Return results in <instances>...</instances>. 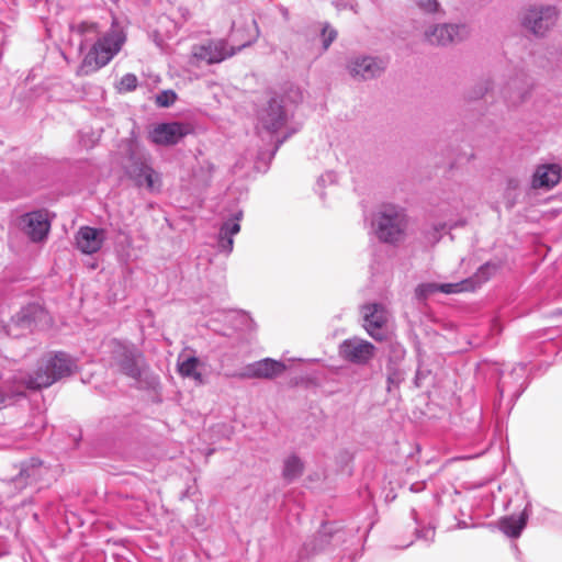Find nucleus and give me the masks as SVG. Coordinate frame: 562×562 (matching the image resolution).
<instances>
[{"label": "nucleus", "mask_w": 562, "mask_h": 562, "mask_svg": "<svg viewBox=\"0 0 562 562\" xmlns=\"http://www.w3.org/2000/svg\"><path fill=\"white\" fill-rule=\"evenodd\" d=\"M252 24L256 26V36H258L259 31H258V26L256 24V21H252Z\"/></svg>", "instance_id": "c9c22d12"}, {"label": "nucleus", "mask_w": 562, "mask_h": 562, "mask_svg": "<svg viewBox=\"0 0 562 562\" xmlns=\"http://www.w3.org/2000/svg\"><path fill=\"white\" fill-rule=\"evenodd\" d=\"M251 40L244 42L237 47L228 46L224 40L210 41L206 44L194 45L192 47V58L196 61H205L206 64L221 63L224 59L235 55L241 48L251 44Z\"/></svg>", "instance_id": "423d86ee"}, {"label": "nucleus", "mask_w": 562, "mask_h": 562, "mask_svg": "<svg viewBox=\"0 0 562 562\" xmlns=\"http://www.w3.org/2000/svg\"><path fill=\"white\" fill-rule=\"evenodd\" d=\"M286 366L284 362L272 359L263 358L258 361L246 364L239 371L225 372L226 378L231 379H265L272 380L284 373Z\"/></svg>", "instance_id": "39448f33"}, {"label": "nucleus", "mask_w": 562, "mask_h": 562, "mask_svg": "<svg viewBox=\"0 0 562 562\" xmlns=\"http://www.w3.org/2000/svg\"><path fill=\"white\" fill-rule=\"evenodd\" d=\"M558 13L552 7H530L522 18V25L536 35H543L557 22Z\"/></svg>", "instance_id": "1a4fd4ad"}, {"label": "nucleus", "mask_w": 562, "mask_h": 562, "mask_svg": "<svg viewBox=\"0 0 562 562\" xmlns=\"http://www.w3.org/2000/svg\"><path fill=\"white\" fill-rule=\"evenodd\" d=\"M284 139H281V140H278V144L274 148V150L272 151V156L276 154V151L279 149V146L283 143Z\"/></svg>", "instance_id": "72a5a7b5"}, {"label": "nucleus", "mask_w": 562, "mask_h": 562, "mask_svg": "<svg viewBox=\"0 0 562 562\" xmlns=\"http://www.w3.org/2000/svg\"><path fill=\"white\" fill-rule=\"evenodd\" d=\"M337 37L336 30L331 29L330 26L326 25L322 30V40H323V47L324 49H327L333 41H335Z\"/></svg>", "instance_id": "c85d7f7f"}, {"label": "nucleus", "mask_w": 562, "mask_h": 562, "mask_svg": "<svg viewBox=\"0 0 562 562\" xmlns=\"http://www.w3.org/2000/svg\"><path fill=\"white\" fill-rule=\"evenodd\" d=\"M304 470L303 461L295 454L289 456L283 462L282 475L288 482H292L302 475Z\"/></svg>", "instance_id": "5701e85b"}, {"label": "nucleus", "mask_w": 562, "mask_h": 562, "mask_svg": "<svg viewBox=\"0 0 562 562\" xmlns=\"http://www.w3.org/2000/svg\"><path fill=\"white\" fill-rule=\"evenodd\" d=\"M111 345L114 363L124 374L138 380L142 375V353L132 345L119 340H112Z\"/></svg>", "instance_id": "0eeeda50"}, {"label": "nucleus", "mask_w": 562, "mask_h": 562, "mask_svg": "<svg viewBox=\"0 0 562 562\" xmlns=\"http://www.w3.org/2000/svg\"><path fill=\"white\" fill-rule=\"evenodd\" d=\"M417 5L426 12H436L439 9L437 0H416Z\"/></svg>", "instance_id": "c756f323"}, {"label": "nucleus", "mask_w": 562, "mask_h": 562, "mask_svg": "<svg viewBox=\"0 0 562 562\" xmlns=\"http://www.w3.org/2000/svg\"><path fill=\"white\" fill-rule=\"evenodd\" d=\"M339 353L349 362L366 364L374 357L375 347L368 340L352 337L341 342Z\"/></svg>", "instance_id": "f8f14e48"}, {"label": "nucleus", "mask_w": 562, "mask_h": 562, "mask_svg": "<svg viewBox=\"0 0 562 562\" xmlns=\"http://www.w3.org/2000/svg\"><path fill=\"white\" fill-rule=\"evenodd\" d=\"M495 269V266L486 263L482 266L472 277L465 280L456 283L439 284V290L445 294L474 291L491 278Z\"/></svg>", "instance_id": "4468645a"}, {"label": "nucleus", "mask_w": 562, "mask_h": 562, "mask_svg": "<svg viewBox=\"0 0 562 562\" xmlns=\"http://www.w3.org/2000/svg\"><path fill=\"white\" fill-rule=\"evenodd\" d=\"M299 41L302 45H304L306 47V49L308 50V54L311 56L314 55V41H310L307 37H302L301 35L299 36ZM311 60H314V57L311 58Z\"/></svg>", "instance_id": "2f4dec72"}, {"label": "nucleus", "mask_w": 562, "mask_h": 562, "mask_svg": "<svg viewBox=\"0 0 562 562\" xmlns=\"http://www.w3.org/2000/svg\"><path fill=\"white\" fill-rule=\"evenodd\" d=\"M126 42V33L113 18L111 27L89 49L78 67L79 76H88L106 66L122 49Z\"/></svg>", "instance_id": "f257e3e1"}, {"label": "nucleus", "mask_w": 562, "mask_h": 562, "mask_svg": "<svg viewBox=\"0 0 562 562\" xmlns=\"http://www.w3.org/2000/svg\"><path fill=\"white\" fill-rule=\"evenodd\" d=\"M131 177L136 186L145 187L149 191H155L160 186L159 175L146 162L135 164Z\"/></svg>", "instance_id": "6ab92c4d"}, {"label": "nucleus", "mask_w": 562, "mask_h": 562, "mask_svg": "<svg viewBox=\"0 0 562 562\" xmlns=\"http://www.w3.org/2000/svg\"><path fill=\"white\" fill-rule=\"evenodd\" d=\"M527 522V516L521 513L519 516L504 517L499 521V529L508 537H519Z\"/></svg>", "instance_id": "4be33fe9"}, {"label": "nucleus", "mask_w": 562, "mask_h": 562, "mask_svg": "<svg viewBox=\"0 0 562 562\" xmlns=\"http://www.w3.org/2000/svg\"><path fill=\"white\" fill-rule=\"evenodd\" d=\"M69 27L72 33L78 34L82 37V41L80 43V49H82L83 47V42L89 41L91 36H94L99 33L98 24L95 22L90 21L72 23Z\"/></svg>", "instance_id": "b1692460"}, {"label": "nucleus", "mask_w": 562, "mask_h": 562, "mask_svg": "<svg viewBox=\"0 0 562 562\" xmlns=\"http://www.w3.org/2000/svg\"><path fill=\"white\" fill-rule=\"evenodd\" d=\"M561 179V169L558 165H543L537 168L533 179V188H552Z\"/></svg>", "instance_id": "aec40b11"}, {"label": "nucleus", "mask_w": 562, "mask_h": 562, "mask_svg": "<svg viewBox=\"0 0 562 562\" xmlns=\"http://www.w3.org/2000/svg\"><path fill=\"white\" fill-rule=\"evenodd\" d=\"M408 221L403 210L384 205L374 220L378 238L387 244H397L405 237Z\"/></svg>", "instance_id": "7ed1b4c3"}, {"label": "nucleus", "mask_w": 562, "mask_h": 562, "mask_svg": "<svg viewBox=\"0 0 562 562\" xmlns=\"http://www.w3.org/2000/svg\"><path fill=\"white\" fill-rule=\"evenodd\" d=\"M336 531L328 524H324L318 530V544H328L329 540L336 536Z\"/></svg>", "instance_id": "cd10ccee"}, {"label": "nucleus", "mask_w": 562, "mask_h": 562, "mask_svg": "<svg viewBox=\"0 0 562 562\" xmlns=\"http://www.w3.org/2000/svg\"><path fill=\"white\" fill-rule=\"evenodd\" d=\"M12 321L14 323H16V325H19L21 327H25L27 329L31 328V323L32 322H31L30 317L27 316L26 311H22Z\"/></svg>", "instance_id": "7c9ffc66"}, {"label": "nucleus", "mask_w": 562, "mask_h": 562, "mask_svg": "<svg viewBox=\"0 0 562 562\" xmlns=\"http://www.w3.org/2000/svg\"><path fill=\"white\" fill-rule=\"evenodd\" d=\"M177 100V94L172 90H164L156 95V104L161 108H169Z\"/></svg>", "instance_id": "393cba45"}, {"label": "nucleus", "mask_w": 562, "mask_h": 562, "mask_svg": "<svg viewBox=\"0 0 562 562\" xmlns=\"http://www.w3.org/2000/svg\"><path fill=\"white\" fill-rule=\"evenodd\" d=\"M244 213L240 209L234 210L220 227L216 237V249L220 254L228 256L234 249V237L240 232V221Z\"/></svg>", "instance_id": "9d476101"}, {"label": "nucleus", "mask_w": 562, "mask_h": 562, "mask_svg": "<svg viewBox=\"0 0 562 562\" xmlns=\"http://www.w3.org/2000/svg\"><path fill=\"white\" fill-rule=\"evenodd\" d=\"M137 83H138V79L134 74H126L121 78L117 88H119L120 92L134 91L137 87Z\"/></svg>", "instance_id": "a878e982"}, {"label": "nucleus", "mask_w": 562, "mask_h": 562, "mask_svg": "<svg viewBox=\"0 0 562 562\" xmlns=\"http://www.w3.org/2000/svg\"><path fill=\"white\" fill-rule=\"evenodd\" d=\"M76 369L75 361L66 352H57L42 361L34 374L21 378L27 389L48 387L56 381L70 375Z\"/></svg>", "instance_id": "f03ea898"}, {"label": "nucleus", "mask_w": 562, "mask_h": 562, "mask_svg": "<svg viewBox=\"0 0 562 562\" xmlns=\"http://www.w3.org/2000/svg\"><path fill=\"white\" fill-rule=\"evenodd\" d=\"M281 11H282V14H283L284 16H286V15H288V10H286L285 8H282V9H281Z\"/></svg>", "instance_id": "f704fd0d"}, {"label": "nucleus", "mask_w": 562, "mask_h": 562, "mask_svg": "<svg viewBox=\"0 0 562 562\" xmlns=\"http://www.w3.org/2000/svg\"><path fill=\"white\" fill-rule=\"evenodd\" d=\"M363 316V327L367 333L375 340L383 341L386 335L382 328L389 321L386 308L378 303L366 304L361 308Z\"/></svg>", "instance_id": "9b49d317"}, {"label": "nucleus", "mask_w": 562, "mask_h": 562, "mask_svg": "<svg viewBox=\"0 0 562 562\" xmlns=\"http://www.w3.org/2000/svg\"><path fill=\"white\" fill-rule=\"evenodd\" d=\"M438 291L440 292L439 284H437V283H423V284H419L416 288L415 293H416L418 299H426L428 295H430L432 293H436Z\"/></svg>", "instance_id": "bb28decb"}, {"label": "nucleus", "mask_w": 562, "mask_h": 562, "mask_svg": "<svg viewBox=\"0 0 562 562\" xmlns=\"http://www.w3.org/2000/svg\"><path fill=\"white\" fill-rule=\"evenodd\" d=\"M54 479V471L43 461L31 458L22 462L19 475L9 481H3L10 487L13 485L15 492H20L29 484H47Z\"/></svg>", "instance_id": "20e7f679"}, {"label": "nucleus", "mask_w": 562, "mask_h": 562, "mask_svg": "<svg viewBox=\"0 0 562 562\" xmlns=\"http://www.w3.org/2000/svg\"><path fill=\"white\" fill-rule=\"evenodd\" d=\"M426 40L432 45H447L462 41L468 32L464 26L443 24L435 26L430 32H426Z\"/></svg>", "instance_id": "f3484780"}, {"label": "nucleus", "mask_w": 562, "mask_h": 562, "mask_svg": "<svg viewBox=\"0 0 562 562\" xmlns=\"http://www.w3.org/2000/svg\"><path fill=\"white\" fill-rule=\"evenodd\" d=\"M199 366L200 360L194 356L188 357L183 360H181V357L178 359L179 374L183 378L193 379L199 384H203L204 380L202 373L198 370Z\"/></svg>", "instance_id": "412c9836"}, {"label": "nucleus", "mask_w": 562, "mask_h": 562, "mask_svg": "<svg viewBox=\"0 0 562 562\" xmlns=\"http://www.w3.org/2000/svg\"><path fill=\"white\" fill-rule=\"evenodd\" d=\"M349 72L352 77L371 79L384 70L382 61L372 57L357 58L349 64Z\"/></svg>", "instance_id": "a211bd4d"}, {"label": "nucleus", "mask_w": 562, "mask_h": 562, "mask_svg": "<svg viewBox=\"0 0 562 562\" xmlns=\"http://www.w3.org/2000/svg\"><path fill=\"white\" fill-rule=\"evenodd\" d=\"M19 226L34 243L43 241L50 229L47 214L43 211H33L23 214L19 220Z\"/></svg>", "instance_id": "ddd939ff"}, {"label": "nucleus", "mask_w": 562, "mask_h": 562, "mask_svg": "<svg viewBox=\"0 0 562 562\" xmlns=\"http://www.w3.org/2000/svg\"><path fill=\"white\" fill-rule=\"evenodd\" d=\"M285 121L286 114L281 100L271 98L268 101V105L258 113L257 132L259 135H261L262 132L272 135L284 125Z\"/></svg>", "instance_id": "6e6552de"}, {"label": "nucleus", "mask_w": 562, "mask_h": 562, "mask_svg": "<svg viewBox=\"0 0 562 562\" xmlns=\"http://www.w3.org/2000/svg\"><path fill=\"white\" fill-rule=\"evenodd\" d=\"M11 398L0 393V407L7 406Z\"/></svg>", "instance_id": "473e14b6"}, {"label": "nucleus", "mask_w": 562, "mask_h": 562, "mask_svg": "<svg viewBox=\"0 0 562 562\" xmlns=\"http://www.w3.org/2000/svg\"><path fill=\"white\" fill-rule=\"evenodd\" d=\"M77 248L85 255L98 252L105 241V231L91 226H82L75 235Z\"/></svg>", "instance_id": "dca6fc26"}, {"label": "nucleus", "mask_w": 562, "mask_h": 562, "mask_svg": "<svg viewBox=\"0 0 562 562\" xmlns=\"http://www.w3.org/2000/svg\"><path fill=\"white\" fill-rule=\"evenodd\" d=\"M189 133V126L179 122L160 123L150 132V140L158 145H175Z\"/></svg>", "instance_id": "2eb2a0df"}]
</instances>
